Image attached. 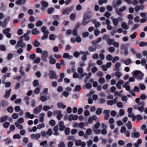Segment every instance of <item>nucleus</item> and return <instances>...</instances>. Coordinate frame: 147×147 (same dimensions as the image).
Masks as SVG:
<instances>
[{"instance_id":"1","label":"nucleus","mask_w":147,"mask_h":147,"mask_svg":"<svg viewBox=\"0 0 147 147\" xmlns=\"http://www.w3.org/2000/svg\"><path fill=\"white\" fill-rule=\"evenodd\" d=\"M133 77L138 80L143 79L144 74L140 71L136 70L132 72Z\"/></svg>"},{"instance_id":"2","label":"nucleus","mask_w":147,"mask_h":147,"mask_svg":"<svg viewBox=\"0 0 147 147\" xmlns=\"http://www.w3.org/2000/svg\"><path fill=\"white\" fill-rule=\"evenodd\" d=\"M144 105L145 103L144 101L140 102L138 103V105L137 106L134 107V108L136 109H138L141 112H142L144 110Z\"/></svg>"},{"instance_id":"3","label":"nucleus","mask_w":147,"mask_h":147,"mask_svg":"<svg viewBox=\"0 0 147 147\" xmlns=\"http://www.w3.org/2000/svg\"><path fill=\"white\" fill-rule=\"evenodd\" d=\"M73 9V7L71 6L69 7H67L65 9H63L62 10V14L63 15H68L69 14L70 12Z\"/></svg>"},{"instance_id":"4","label":"nucleus","mask_w":147,"mask_h":147,"mask_svg":"<svg viewBox=\"0 0 147 147\" xmlns=\"http://www.w3.org/2000/svg\"><path fill=\"white\" fill-rule=\"evenodd\" d=\"M53 113L57 115V118L59 120H61L63 116L61 111L60 110L55 111L53 112Z\"/></svg>"},{"instance_id":"5","label":"nucleus","mask_w":147,"mask_h":147,"mask_svg":"<svg viewBox=\"0 0 147 147\" xmlns=\"http://www.w3.org/2000/svg\"><path fill=\"white\" fill-rule=\"evenodd\" d=\"M75 145L77 146H81L82 147H84L86 145L85 142H82L80 140H76L75 142Z\"/></svg>"},{"instance_id":"6","label":"nucleus","mask_w":147,"mask_h":147,"mask_svg":"<svg viewBox=\"0 0 147 147\" xmlns=\"http://www.w3.org/2000/svg\"><path fill=\"white\" fill-rule=\"evenodd\" d=\"M49 76L51 79H57L58 76L56 74L55 72L53 70H51L49 73Z\"/></svg>"},{"instance_id":"7","label":"nucleus","mask_w":147,"mask_h":147,"mask_svg":"<svg viewBox=\"0 0 147 147\" xmlns=\"http://www.w3.org/2000/svg\"><path fill=\"white\" fill-rule=\"evenodd\" d=\"M48 56V53L47 51H43L41 54V57L42 60L45 62L47 61V58Z\"/></svg>"},{"instance_id":"8","label":"nucleus","mask_w":147,"mask_h":147,"mask_svg":"<svg viewBox=\"0 0 147 147\" xmlns=\"http://www.w3.org/2000/svg\"><path fill=\"white\" fill-rule=\"evenodd\" d=\"M89 54V53L88 51L83 52L81 51L79 52L76 51L74 53V56L76 57H78L80 55H88Z\"/></svg>"},{"instance_id":"9","label":"nucleus","mask_w":147,"mask_h":147,"mask_svg":"<svg viewBox=\"0 0 147 147\" xmlns=\"http://www.w3.org/2000/svg\"><path fill=\"white\" fill-rule=\"evenodd\" d=\"M26 46V44L25 43L23 42L22 41H20L18 42L17 44L16 45L15 48L17 49L19 47H24Z\"/></svg>"},{"instance_id":"10","label":"nucleus","mask_w":147,"mask_h":147,"mask_svg":"<svg viewBox=\"0 0 147 147\" xmlns=\"http://www.w3.org/2000/svg\"><path fill=\"white\" fill-rule=\"evenodd\" d=\"M41 3L42 6V7H41L40 8L41 9L44 11L46 10L45 8L48 6L49 3L48 2L44 1H42L41 2Z\"/></svg>"},{"instance_id":"11","label":"nucleus","mask_w":147,"mask_h":147,"mask_svg":"<svg viewBox=\"0 0 147 147\" xmlns=\"http://www.w3.org/2000/svg\"><path fill=\"white\" fill-rule=\"evenodd\" d=\"M10 31V29L9 28H7L4 30L3 32L5 34H6L7 38H10L11 36V34L9 33Z\"/></svg>"},{"instance_id":"12","label":"nucleus","mask_w":147,"mask_h":147,"mask_svg":"<svg viewBox=\"0 0 147 147\" xmlns=\"http://www.w3.org/2000/svg\"><path fill=\"white\" fill-rule=\"evenodd\" d=\"M118 100L117 97L115 98L113 100H108L107 101V103L108 105H112L113 104H115L116 103Z\"/></svg>"},{"instance_id":"13","label":"nucleus","mask_w":147,"mask_h":147,"mask_svg":"<svg viewBox=\"0 0 147 147\" xmlns=\"http://www.w3.org/2000/svg\"><path fill=\"white\" fill-rule=\"evenodd\" d=\"M30 137L32 139L38 140L40 137V134L39 133L32 134L30 135Z\"/></svg>"},{"instance_id":"14","label":"nucleus","mask_w":147,"mask_h":147,"mask_svg":"<svg viewBox=\"0 0 147 147\" xmlns=\"http://www.w3.org/2000/svg\"><path fill=\"white\" fill-rule=\"evenodd\" d=\"M25 117L27 119H33L34 117L35 116L33 114H31L29 112H27L26 113Z\"/></svg>"},{"instance_id":"15","label":"nucleus","mask_w":147,"mask_h":147,"mask_svg":"<svg viewBox=\"0 0 147 147\" xmlns=\"http://www.w3.org/2000/svg\"><path fill=\"white\" fill-rule=\"evenodd\" d=\"M78 118V115L71 114L69 116L68 119L70 121H71L72 120H76Z\"/></svg>"},{"instance_id":"16","label":"nucleus","mask_w":147,"mask_h":147,"mask_svg":"<svg viewBox=\"0 0 147 147\" xmlns=\"http://www.w3.org/2000/svg\"><path fill=\"white\" fill-rule=\"evenodd\" d=\"M42 108V105H40L38 107H36L33 111L34 114H37L39 113L41 111Z\"/></svg>"},{"instance_id":"17","label":"nucleus","mask_w":147,"mask_h":147,"mask_svg":"<svg viewBox=\"0 0 147 147\" xmlns=\"http://www.w3.org/2000/svg\"><path fill=\"white\" fill-rule=\"evenodd\" d=\"M110 111L109 110H105L103 111V113L105 114V120H107L109 117Z\"/></svg>"},{"instance_id":"18","label":"nucleus","mask_w":147,"mask_h":147,"mask_svg":"<svg viewBox=\"0 0 147 147\" xmlns=\"http://www.w3.org/2000/svg\"><path fill=\"white\" fill-rule=\"evenodd\" d=\"M121 62L124 63L125 65H128L131 62V60L130 59H128L126 60H124L122 59H121Z\"/></svg>"},{"instance_id":"19","label":"nucleus","mask_w":147,"mask_h":147,"mask_svg":"<svg viewBox=\"0 0 147 147\" xmlns=\"http://www.w3.org/2000/svg\"><path fill=\"white\" fill-rule=\"evenodd\" d=\"M111 19L112 20V22L113 23V24L115 26H117L118 24V20L119 19H121V18H119L118 19H116V18H114L113 17H112L111 18Z\"/></svg>"},{"instance_id":"20","label":"nucleus","mask_w":147,"mask_h":147,"mask_svg":"<svg viewBox=\"0 0 147 147\" xmlns=\"http://www.w3.org/2000/svg\"><path fill=\"white\" fill-rule=\"evenodd\" d=\"M140 134L139 132H132L131 133V136L133 138H138L140 137Z\"/></svg>"},{"instance_id":"21","label":"nucleus","mask_w":147,"mask_h":147,"mask_svg":"<svg viewBox=\"0 0 147 147\" xmlns=\"http://www.w3.org/2000/svg\"><path fill=\"white\" fill-rule=\"evenodd\" d=\"M59 125L60 127L59 130L61 131H63L65 128V126L64 125L63 121H61L59 123Z\"/></svg>"},{"instance_id":"22","label":"nucleus","mask_w":147,"mask_h":147,"mask_svg":"<svg viewBox=\"0 0 147 147\" xmlns=\"http://www.w3.org/2000/svg\"><path fill=\"white\" fill-rule=\"evenodd\" d=\"M91 21L92 22L93 24H94V26L95 27H98L100 25V22H97L96 19L92 20Z\"/></svg>"},{"instance_id":"23","label":"nucleus","mask_w":147,"mask_h":147,"mask_svg":"<svg viewBox=\"0 0 147 147\" xmlns=\"http://www.w3.org/2000/svg\"><path fill=\"white\" fill-rule=\"evenodd\" d=\"M121 66V64L119 62H117L115 64V67L114 69V70L115 71H118L119 70V67Z\"/></svg>"},{"instance_id":"24","label":"nucleus","mask_w":147,"mask_h":147,"mask_svg":"<svg viewBox=\"0 0 147 147\" xmlns=\"http://www.w3.org/2000/svg\"><path fill=\"white\" fill-rule=\"evenodd\" d=\"M142 142V139H139L138 140L137 142L134 143V145L136 147H138L140 146V144H141Z\"/></svg>"},{"instance_id":"25","label":"nucleus","mask_w":147,"mask_h":147,"mask_svg":"<svg viewBox=\"0 0 147 147\" xmlns=\"http://www.w3.org/2000/svg\"><path fill=\"white\" fill-rule=\"evenodd\" d=\"M57 105L58 107L60 109L62 108L63 109H64L66 107V106L65 105H63L62 102L58 103Z\"/></svg>"},{"instance_id":"26","label":"nucleus","mask_w":147,"mask_h":147,"mask_svg":"<svg viewBox=\"0 0 147 147\" xmlns=\"http://www.w3.org/2000/svg\"><path fill=\"white\" fill-rule=\"evenodd\" d=\"M15 124L16 127L19 129H22L24 128L23 126L19 124L18 122H16Z\"/></svg>"},{"instance_id":"27","label":"nucleus","mask_w":147,"mask_h":147,"mask_svg":"<svg viewBox=\"0 0 147 147\" xmlns=\"http://www.w3.org/2000/svg\"><path fill=\"white\" fill-rule=\"evenodd\" d=\"M89 22L90 20L89 19L86 18L85 17H83V19L82 22V24L83 25H86Z\"/></svg>"},{"instance_id":"28","label":"nucleus","mask_w":147,"mask_h":147,"mask_svg":"<svg viewBox=\"0 0 147 147\" xmlns=\"http://www.w3.org/2000/svg\"><path fill=\"white\" fill-rule=\"evenodd\" d=\"M92 16V15L90 13L87 12L85 13L84 16V17H86L87 19L89 20V19L91 18Z\"/></svg>"},{"instance_id":"29","label":"nucleus","mask_w":147,"mask_h":147,"mask_svg":"<svg viewBox=\"0 0 147 147\" xmlns=\"http://www.w3.org/2000/svg\"><path fill=\"white\" fill-rule=\"evenodd\" d=\"M47 28L45 26H42L41 28V31L43 32L44 34H49V32L48 30H47Z\"/></svg>"},{"instance_id":"30","label":"nucleus","mask_w":147,"mask_h":147,"mask_svg":"<svg viewBox=\"0 0 147 147\" xmlns=\"http://www.w3.org/2000/svg\"><path fill=\"white\" fill-rule=\"evenodd\" d=\"M26 0H18L16 1V3L18 5H21L24 4Z\"/></svg>"},{"instance_id":"31","label":"nucleus","mask_w":147,"mask_h":147,"mask_svg":"<svg viewBox=\"0 0 147 147\" xmlns=\"http://www.w3.org/2000/svg\"><path fill=\"white\" fill-rule=\"evenodd\" d=\"M45 114L44 113H42L40 115L39 121L41 122H42L44 121V117Z\"/></svg>"},{"instance_id":"32","label":"nucleus","mask_w":147,"mask_h":147,"mask_svg":"<svg viewBox=\"0 0 147 147\" xmlns=\"http://www.w3.org/2000/svg\"><path fill=\"white\" fill-rule=\"evenodd\" d=\"M56 37L57 36L53 34H50L49 36V39L52 40H55Z\"/></svg>"},{"instance_id":"33","label":"nucleus","mask_w":147,"mask_h":147,"mask_svg":"<svg viewBox=\"0 0 147 147\" xmlns=\"http://www.w3.org/2000/svg\"><path fill=\"white\" fill-rule=\"evenodd\" d=\"M114 40L112 39L111 38H108L107 39V42L108 44L109 45H111L113 44L114 42Z\"/></svg>"},{"instance_id":"34","label":"nucleus","mask_w":147,"mask_h":147,"mask_svg":"<svg viewBox=\"0 0 147 147\" xmlns=\"http://www.w3.org/2000/svg\"><path fill=\"white\" fill-rule=\"evenodd\" d=\"M53 106H51V107H49V106L46 105L44 106L42 109L44 111H47L50 109L53 108Z\"/></svg>"},{"instance_id":"35","label":"nucleus","mask_w":147,"mask_h":147,"mask_svg":"<svg viewBox=\"0 0 147 147\" xmlns=\"http://www.w3.org/2000/svg\"><path fill=\"white\" fill-rule=\"evenodd\" d=\"M63 57L64 58H68L69 59H71L72 58L73 56H69L68 53H65L63 54Z\"/></svg>"},{"instance_id":"36","label":"nucleus","mask_w":147,"mask_h":147,"mask_svg":"<svg viewBox=\"0 0 147 147\" xmlns=\"http://www.w3.org/2000/svg\"><path fill=\"white\" fill-rule=\"evenodd\" d=\"M122 3V1L121 0H117L116 2V3L113 6L114 7H116L119 6Z\"/></svg>"},{"instance_id":"37","label":"nucleus","mask_w":147,"mask_h":147,"mask_svg":"<svg viewBox=\"0 0 147 147\" xmlns=\"http://www.w3.org/2000/svg\"><path fill=\"white\" fill-rule=\"evenodd\" d=\"M11 89H10L8 91H6L5 92V94L4 96L5 98H7L9 96L11 93Z\"/></svg>"},{"instance_id":"38","label":"nucleus","mask_w":147,"mask_h":147,"mask_svg":"<svg viewBox=\"0 0 147 147\" xmlns=\"http://www.w3.org/2000/svg\"><path fill=\"white\" fill-rule=\"evenodd\" d=\"M41 88V86H39L38 87L35 89L34 90V92L36 94L39 93L40 92V90Z\"/></svg>"},{"instance_id":"39","label":"nucleus","mask_w":147,"mask_h":147,"mask_svg":"<svg viewBox=\"0 0 147 147\" xmlns=\"http://www.w3.org/2000/svg\"><path fill=\"white\" fill-rule=\"evenodd\" d=\"M8 117L7 116H5L3 117H2L0 118V121L1 123H3L6 121L8 119Z\"/></svg>"},{"instance_id":"40","label":"nucleus","mask_w":147,"mask_h":147,"mask_svg":"<svg viewBox=\"0 0 147 147\" xmlns=\"http://www.w3.org/2000/svg\"><path fill=\"white\" fill-rule=\"evenodd\" d=\"M39 32V31L37 30L36 28L33 29L32 31V34L33 35H37L38 34Z\"/></svg>"},{"instance_id":"41","label":"nucleus","mask_w":147,"mask_h":147,"mask_svg":"<svg viewBox=\"0 0 147 147\" xmlns=\"http://www.w3.org/2000/svg\"><path fill=\"white\" fill-rule=\"evenodd\" d=\"M121 27L124 29L127 30L129 28V26L125 22H122L121 24Z\"/></svg>"},{"instance_id":"42","label":"nucleus","mask_w":147,"mask_h":147,"mask_svg":"<svg viewBox=\"0 0 147 147\" xmlns=\"http://www.w3.org/2000/svg\"><path fill=\"white\" fill-rule=\"evenodd\" d=\"M56 61L55 59L54 58L50 57L49 63L51 64H53L55 63Z\"/></svg>"},{"instance_id":"43","label":"nucleus","mask_w":147,"mask_h":147,"mask_svg":"<svg viewBox=\"0 0 147 147\" xmlns=\"http://www.w3.org/2000/svg\"><path fill=\"white\" fill-rule=\"evenodd\" d=\"M96 49V47H95L91 46L88 48V50L90 52L95 51Z\"/></svg>"},{"instance_id":"44","label":"nucleus","mask_w":147,"mask_h":147,"mask_svg":"<svg viewBox=\"0 0 147 147\" xmlns=\"http://www.w3.org/2000/svg\"><path fill=\"white\" fill-rule=\"evenodd\" d=\"M10 20V18L9 17H7L3 21V23L5 24L3 26L4 27H6V25L7 24V22L9 21Z\"/></svg>"},{"instance_id":"45","label":"nucleus","mask_w":147,"mask_h":147,"mask_svg":"<svg viewBox=\"0 0 147 147\" xmlns=\"http://www.w3.org/2000/svg\"><path fill=\"white\" fill-rule=\"evenodd\" d=\"M127 44H122L120 46L121 49L122 50H126L127 49Z\"/></svg>"},{"instance_id":"46","label":"nucleus","mask_w":147,"mask_h":147,"mask_svg":"<svg viewBox=\"0 0 147 147\" xmlns=\"http://www.w3.org/2000/svg\"><path fill=\"white\" fill-rule=\"evenodd\" d=\"M35 47H38L40 46V43L36 40H35L33 43Z\"/></svg>"},{"instance_id":"47","label":"nucleus","mask_w":147,"mask_h":147,"mask_svg":"<svg viewBox=\"0 0 147 147\" xmlns=\"http://www.w3.org/2000/svg\"><path fill=\"white\" fill-rule=\"evenodd\" d=\"M58 146V147H65V145L64 142L61 141L59 144Z\"/></svg>"},{"instance_id":"48","label":"nucleus","mask_w":147,"mask_h":147,"mask_svg":"<svg viewBox=\"0 0 147 147\" xmlns=\"http://www.w3.org/2000/svg\"><path fill=\"white\" fill-rule=\"evenodd\" d=\"M10 125V123L8 122H6L3 124V127L5 128H7Z\"/></svg>"},{"instance_id":"49","label":"nucleus","mask_w":147,"mask_h":147,"mask_svg":"<svg viewBox=\"0 0 147 147\" xmlns=\"http://www.w3.org/2000/svg\"><path fill=\"white\" fill-rule=\"evenodd\" d=\"M77 29H75V28H74L73 30L72 31V34L74 36H77L78 34V32H77Z\"/></svg>"},{"instance_id":"50","label":"nucleus","mask_w":147,"mask_h":147,"mask_svg":"<svg viewBox=\"0 0 147 147\" xmlns=\"http://www.w3.org/2000/svg\"><path fill=\"white\" fill-rule=\"evenodd\" d=\"M81 89V86L79 85H78L76 86L74 89L73 90L74 92L79 91Z\"/></svg>"},{"instance_id":"51","label":"nucleus","mask_w":147,"mask_h":147,"mask_svg":"<svg viewBox=\"0 0 147 147\" xmlns=\"http://www.w3.org/2000/svg\"><path fill=\"white\" fill-rule=\"evenodd\" d=\"M22 37H24L25 38V40L26 41H28L30 39L29 37L28 36V35H27V34H24L23 36H22Z\"/></svg>"},{"instance_id":"52","label":"nucleus","mask_w":147,"mask_h":147,"mask_svg":"<svg viewBox=\"0 0 147 147\" xmlns=\"http://www.w3.org/2000/svg\"><path fill=\"white\" fill-rule=\"evenodd\" d=\"M46 133L47 135L51 136L53 133L52 130L51 129H49L47 131Z\"/></svg>"},{"instance_id":"53","label":"nucleus","mask_w":147,"mask_h":147,"mask_svg":"<svg viewBox=\"0 0 147 147\" xmlns=\"http://www.w3.org/2000/svg\"><path fill=\"white\" fill-rule=\"evenodd\" d=\"M41 59L39 57H37L36 59H34V63H35L37 64L39 63Z\"/></svg>"},{"instance_id":"54","label":"nucleus","mask_w":147,"mask_h":147,"mask_svg":"<svg viewBox=\"0 0 147 147\" xmlns=\"http://www.w3.org/2000/svg\"><path fill=\"white\" fill-rule=\"evenodd\" d=\"M119 59V57L118 56L114 57L112 59V62L113 63L115 62L116 61H118Z\"/></svg>"},{"instance_id":"55","label":"nucleus","mask_w":147,"mask_h":147,"mask_svg":"<svg viewBox=\"0 0 147 147\" xmlns=\"http://www.w3.org/2000/svg\"><path fill=\"white\" fill-rule=\"evenodd\" d=\"M93 131L95 134H99L101 133V131L100 129H97L95 128H93Z\"/></svg>"},{"instance_id":"56","label":"nucleus","mask_w":147,"mask_h":147,"mask_svg":"<svg viewBox=\"0 0 147 147\" xmlns=\"http://www.w3.org/2000/svg\"><path fill=\"white\" fill-rule=\"evenodd\" d=\"M100 33V31L98 29H96L94 30V34L96 36H97Z\"/></svg>"},{"instance_id":"57","label":"nucleus","mask_w":147,"mask_h":147,"mask_svg":"<svg viewBox=\"0 0 147 147\" xmlns=\"http://www.w3.org/2000/svg\"><path fill=\"white\" fill-rule=\"evenodd\" d=\"M45 127V125L43 123L40 124L38 125L37 126V128L38 129H40L42 128H44Z\"/></svg>"},{"instance_id":"58","label":"nucleus","mask_w":147,"mask_h":147,"mask_svg":"<svg viewBox=\"0 0 147 147\" xmlns=\"http://www.w3.org/2000/svg\"><path fill=\"white\" fill-rule=\"evenodd\" d=\"M113 57L110 54L108 55L106 57V59L108 61H111Z\"/></svg>"},{"instance_id":"59","label":"nucleus","mask_w":147,"mask_h":147,"mask_svg":"<svg viewBox=\"0 0 147 147\" xmlns=\"http://www.w3.org/2000/svg\"><path fill=\"white\" fill-rule=\"evenodd\" d=\"M126 126L128 128V129H131L132 126L131 125V121H128V123H127Z\"/></svg>"},{"instance_id":"60","label":"nucleus","mask_w":147,"mask_h":147,"mask_svg":"<svg viewBox=\"0 0 147 147\" xmlns=\"http://www.w3.org/2000/svg\"><path fill=\"white\" fill-rule=\"evenodd\" d=\"M92 130L90 128L87 129L86 131V134H88V135H90L92 133Z\"/></svg>"},{"instance_id":"61","label":"nucleus","mask_w":147,"mask_h":147,"mask_svg":"<svg viewBox=\"0 0 147 147\" xmlns=\"http://www.w3.org/2000/svg\"><path fill=\"white\" fill-rule=\"evenodd\" d=\"M102 112V110L101 109L99 108L97 109L96 113L97 115H99Z\"/></svg>"},{"instance_id":"62","label":"nucleus","mask_w":147,"mask_h":147,"mask_svg":"<svg viewBox=\"0 0 147 147\" xmlns=\"http://www.w3.org/2000/svg\"><path fill=\"white\" fill-rule=\"evenodd\" d=\"M115 75L118 78H119L122 75V74L119 71H117L115 73Z\"/></svg>"},{"instance_id":"63","label":"nucleus","mask_w":147,"mask_h":147,"mask_svg":"<svg viewBox=\"0 0 147 147\" xmlns=\"http://www.w3.org/2000/svg\"><path fill=\"white\" fill-rule=\"evenodd\" d=\"M5 144H8L11 142V140L10 138H8L4 140Z\"/></svg>"},{"instance_id":"64","label":"nucleus","mask_w":147,"mask_h":147,"mask_svg":"<svg viewBox=\"0 0 147 147\" xmlns=\"http://www.w3.org/2000/svg\"><path fill=\"white\" fill-rule=\"evenodd\" d=\"M13 138L14 139H19L21 138V136L19 134H16L13 136Z\"/></svg>"}]
</instances>
